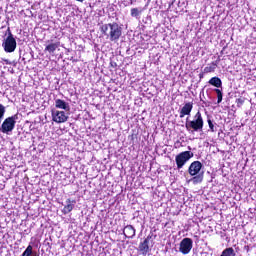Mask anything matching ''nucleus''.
Wrapping results in <instances>:
<instances>
[{
    "label": "nucleus",
    "mask_w": 256,
    "mask_h": 256,
    "mask_svg": "<svg viewBox=\"0 0 256 256\" xmlns=\"http://www.w3.org/2000/svg\"><path fill=\"white\" fill-rule=\"evenodd\" d=\"M101 32L111 41H119V38L122 35V29L117 23L102 25Z\"/></svg>",
    "instance_id": "obj_1"
},
{
    "label": "nucleus",
    "mask_w": 256,
    "mask_h": 256,
    "mask_svg": "<svg viewBox=\"0 0 256 256\" xmlns=\"http://www.w3.org/2000/svg\"><path fill=\"white\" fill-rule=\"evenodd\" d=\"M203 125V116L201 115L200 111L195 114L193 120H189V118H187L185 123L186 130L192 135L194 133H198L199 131H203Z\"/></svg>",
    "instance_id": "obj_2"
},
{
    "label": "nucleus",
    "mask_w": 256,
    "mask_h": 256,
    "mask_svg": "<svg viewBox=\"0 0 256 256\" xmlns=\"http://www.w3.org/2000/svg\"><path fill=\"white\" fill-rule=\"evenodd\" d=\"M201 169H203V164L199 161L192 162L188 168V173L193 177L192 181L195 185L203 182V173H201Z\"/></svg>",
    "instance_id": "obj_3"
},
{
    "label": "nucleus",
    "mask_w": 256,
    "mask_h": 256,
    "mask_svg": "<svg viewBox=\"0 0 256 256\" xmlns=\"http://www.w3.org/2000/svg\"><path fill=\"white\" fill-rule=\"evenodd\" d=\"M8 36L3 40L2 47L5 53H13L17 49V40L13 37L11 33V28L7 29Z\"/></svg>",
    "instance_id": "obj_4"
},
{
    "label": "nucleus",
    "mask_w": 256,
    "mask_h": 256,
    "mask_svg": "<svg viewBox=\"0 0 256 256\" xmlns=\"http://www.w3.org/2000/svg\"><path fill=\"white\" fill-rule=\"evenodd\" d=\"M15 123H17V115L6 118L0 126V131L4 134L9 135L15 129Z\"/></svg>",
    "instance_id": "obj_5"
},
{
    "label": "nucleus",
    "mask_w": 256,
    "mask_h": 256,
    "mask_svg": "<svg viewBox=\"0 0 256 256\" xmlns=\"http://www.w3.org/2000/svg\"><path fill=\"white\" fill-rule=\"evenodd\" d=\"M193 157V152L191 151H184L178 154L175 158L177 169H183V166L189 159Z\"/></svg>",
    "instance_id": "obj_6"
},
{
    "label": "nucleus",
    "mask_w": 256,
    "mask_h": 256,
    "mask_svg": "<svg viewBox=\"0 0 256 256\" xmlns=\"http://www.w3.org/2000/svg\"><path fill=\"white\" fill-rule=\"evenodd\" d=\"M191 249H193V240L191 238H184L180 242L179 251L183 255H189L191 253Z\"/></svg>",
    "instance_id": "obj_7"
},
{
    "label": "nucleus",
    "mask_w": 256,
    "mask_h": 256,
    "mask_svg": "<svg viewBox=\"0 0 256 256\" xmlns=\"http://www.w3.org/2000/svg\"><path fill=\"white\" fill-rule=\"evenodd\" d=\"M67 119H69V116L65 114V111L52 109V121L55 123H66Z\"/></svg>",
    "instance_id": "obj_8"
},
{
    "label": "nucleus",
    "mask_w": 256,
    "mask_h": 256,
    "mask_svg": "<svg viewBox=\"0 0 256 256\" xmlns=\"http://www.w3.org/2000/svg\"><path fill=\"white\" fill-rule=\"evenodd\" d=\"M152 238V235H148L143 242H140L138 246V251H140L142 255H147L149 253V242Z\"/></svg>",
    "instance_id": "obj_9"
},
{
    "label": "nucleus",
    "mask_w": 256,
    "mask_h": 256,
    "mask_svg": "<svg viewBox=\"0 0 256 256\" xmlns=\"http://www.w3.org/2000/svg\"><path fill=\"white\" fill-rule=\"evenodd\" d=\"M191 111H193V103L188 102L180 110V119H183L185 115H191Z\"/></svg>",
    "instance_id": "obj_10"
},
{
    "label": "nucleus",
    "mask_w": 256,
    "mask_h": 256,
    "mask_svg": "<svg viewBox=\"0 0 256 256\" xmlns=\"http://www.w3.org/2000/svg\"><path fill=\"white\" fill-rule=\"evenodd\" d=\"M75 200L67 199L66 205L64 206L63 213L64 215H67L73 211L75 208Z\"/></svg>",
    "instance_id": "obj_11"
},
{
    "label": "nucleus",
    "mask_w": 256,
    "mask_h": 256,
    "mask_svg": "<svg viewBox=\"0 0 256 256\" xmlns=\"http://www.w3.org/2000/svg\"><path fill=\"white\" fill-rule=\"evenodd\" d=\"M123 235L128 239L135 237V228L132 225H127L123 230Z\"/></svg>",
    "instance_id": "obj_12"
},
{
    "label": "nucleus",
    "mask_w": 256,
    "mask_h": 256,
    "mask_svg": "<svg viewBox=\"0 0 256 256\" xmlns=\"http://www.w3.org/2000/svg\"><path fill=\"white\" fill-rule=\"evenodd\" d=\"M55 107L56 109H63L64 111H69V109H71V107L69 106V103L61 99L55 100Z\"/></svg>",
    "instance_id": "obj_13"
},
{
    "label": "nucleus",
    "mask_w": 256,
    "mask_h": 256,
    "mask_svg": "<svg viewBox=\"0 0 256 256\" xmlns=\"http://www.w3.org/2000/svg\"><path fill=\"white\" fill-rule=\"evenodd\" d=\"M60 45L61 44L59 42L50 43L45 47V51H48V53H50V55H53V53H55V51H57V49H59Z\"/></svg>",
    "instance_id": "obj_14"
},
{
    "label": "nucleus",
    "mask_w": 256,
    "mask_h": 256,
    "mask_svg": "<svg viewBox=\"0 0 256 256\" xmlns=\"http://www.w3.org/2000/svg\"><path fill=\"white\" fill-rule=\"evenodd\" d=\"M217 65H219V60L212 62L208 66L204 68V73H214L215 69H217Z\"/></svg>",
    "instance_id": "obj_15"
},
{
    "label": "nucleus",
    "mask_w": 256,
    "mask_h": 256,
    "mask_svg": "<svg viewBox=\"0 0 256 256\" xmlns=\"http://www.w3.org/2000/svg\"><path fill=\"white\" fill-rule=\"evenodd\" d=\"M209 84L210 85H213V87H222L223 85V82L220 80L219 77H212L210 80H209Z\"/></svg>",
    "instance_id": "obj_16"
},
{
    "label": "nucleus",
    "mask_w": 256,
    "mask_h": 256,
    "mask_svg": "<svg viewBox=\"0 0 256 256\" xmlns=\"http://www.w3.org/2000/svg\"><path fill=\"white\" fill-rule=\"evenodd\" d=\"M141 13H143V9L141 8H132L130 10L131 17H135V19H139V17H141Z\"/></svg>",
    "instance_id": "obj_17"
},
{
    "label": "nucleus",
    "mask_w": 256,
    "mask_h": 256,
    "mask_svg": "<svg viewBox=\"0 0 256 256\" xmlns=\"http://www.w3.org/2000/svg\"><path fill=\"white\" fill-rule=\"evenodd\" d=\"M220 256H235V250L233 248H226L223 250Z\"/></svg>",
    "instance_id": "obj_18"
},
{
    "label": "nucleus",
    "mask_w": 256,
    "mask_h": 256,
    "mask_svg": "<svg viewBox=\"0 0 256 256\" xmlns=\"http://www.w3.org/2000/svg\"><path fill=\"white\" fill-rule=\"evenodd\" d=\"M32 255H33V246L28 245V247L22 253V256H32Z\"/></svg>",
    "instance_id": "obj_19"
},
{
    "label": "nucleus",
    "mask_w": 256,
    "mask_h": 256,
    "mask_svg": "<svg viewBox=\"0 0 256 256\" xmlns=\"http://www.w3.org/2000/svg\"><path fill=\"white\" fill-rule=\"evenodd\" d=\"M215 93H217V103H221V101H223V92H221V90L219 89H215Z\"/></svg>",
    "instance_id": "obj_20"
},
{
    "label": "nucleus",
    "mask_w": 256,
    "mask_h": 256,
    "mask_svg": "<svg viewBox=\"0 0 256 256\" xmlns=\"http://www.w3.org/2000/svg\"><path fill=\"white\" fill-rule=\"evenodd\" d=\"M5 107L3 106V104H0V123L1 121H3V118L5 117Z\"/></svg>",
    "instance_id": "obj_21"
},
{
    "label": "nucleus",
    "mask_w": 256,
    "mask_h": 256,
    "mask_svg": "<svg viewBox=\"0 0 256 256\" xmlns=\"http://www.w3.org/2000/svg\"><path fill=\"white\" fill-rule=\"evenodd\" d=\"M208 125L212 133H215V125H213V121H211V119H208Z\"/></svg>",
    "instance_id": "obj_22"
},
{
    "label": "nucleus",
    "mask_w": 256,
    "mask_h": 256,
    "mask_svg": "<svg viewBox=\"0 0 256 256\" xmlns=\"http://www.w3.org/2000/svg\"><path fill=\"white\" fill-rule=\"evenodd\" d=\"M32 256H39V254H37V253H33V254H32Z\"/></svg>",
    "instance_id": "obj_23"
},
{
    "label": "nucleus",
    "mask_w": 256,
    "mask_h": 256,
    "mask_svg": "<svg viewBox=\"0 0 256 256\" xmlns=\"http://www.w3.org/2000/svg\"><path fill=\"white\" fill-rule=\"evenodd\" d=\"M76 1H79L80 3H83V1H85V0H76Z\"/></svg>",
    "instance_id": "obj_24"
}]
</instances>
